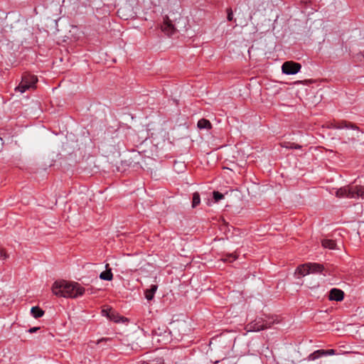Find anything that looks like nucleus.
Segmentation results:
<instances>
[{
  "label": "nucleus",
  "instance_id": "obj_26",
  "mask_svg": "<svg viewBox=\"0 0 364 364\" xmlns=\"http://www.w3.org/2000/svg\"><path fill=\"white\" fill-rule=\"evenodd\" d=\"M109 338H102L98 340L97 343L99 344L102 341H109Z\"/></svg>",
  "mask_w": 364,
  "mask_h": 364
},
{
  "label": "nucleus",
  "instance_id": "obj_18",
  "mask_svg": "<svg viewBox=\"0 0 364 364\" xmlns=\"http://www.w3.org/2000/svg\"><path fill=\"white\" fill-rule=\"evenodd\" d=\"M281 146L286 149H300L301 148V145L291 143V142H287V141L282 143Z\"/></svg>",
  "mask_w": 364,
  "mask_h": 364
},
{
  "label": "nucleus",
  "instance_id": "obj_12",
  "mask_svg": "<svg viewBox=\"0 0 364 364\" xmlns=\"http://www.w3.org/2000/svg\"><path fill=\"white\" fill-rule=\"evenodd\" d=\"M157 288H158L157 285L152 284L150 287V289L145 290L144 295L147 300L151 301L153 299V298L154 296V294L157 290Z\"/></svg>",
  "mask_w": 364,
  "mask_h": 364
},
{
  "label": "nucleus",
  "instance_id": "obj_13",
  "mask_svg": "<svg viewBox=\"0 0 364 364\" xmlns=\"http://www.w3.org/2000/svg\"><path fill=\"white\" fill-rule=\"evenodd\" d=\"M311 273H319L323 270V266L318 263H308Z\"/></svg>",
  "mask_w": 364,
  "mask_h": 364
},
{
  "label": "nucleus",
  "instance_id": "obj_3",
  "mask_svg": "<svg viewBox=\"0 0 364 364\" xmlns=\"http://www.w3.org/2000/svg\"><path fill=\"white\" fill-rule=\"evenodd\" d=\"M336 196L338 198H364V186H345L337 190Z\"/></svg>",
  "mask_w": 364,
  "mask_h": 364
},
{
  "label": "nucleus",
  "instance_id": "obj_27",
  "mask_svg": "<svg viewBox=\"0 0 364 364\" xmlns=\"http://www.w3.org/2000/svg\"><path fill=\"white\" fill-rule=\"evenodd\" d=\"M312 82H313V81H311V80H305V81H304V83H305V84H311V83H312Z\"/></svg>",
  "mask_w": 364,
  "mask_h": 364
},
{
  "label": "nucleus",
  "instance_id": "obj_8",
  "mask_svg": "<svg viewBox=\"0 0 364 364\" xmlns=\"http://www.w3.org/2000/svg\"><path fill=\"white\" fill-rule=\"evenodd\" d=\"M344 298V292L336 288H333L328 295V299L330 301H341Z\"/></svg>",
  "mask_w": 364,
  "mask_h": 364
},
{
  "label": "nucleus",
  "instance_id": "obj_14",
  "mask_svg": "<svg viewBox=\"0 0 364 364\" xmlns=\"http://www.w3.org/2000/svg\"><path fill=\"white\" fill-rule=\"evenodd\" d=\"M350 127L351 128L357 129L356 127H355L352 124L348 125L347 122H346V121H343L341 122H333V123H331V127L334 128V129L348 128Z\"/></svg>",
  "mask_w": 364,
  "mask_h": 364
},
{
  "label": "nucleus",
  "instance_id": "obj_23",
  "mask_svg": "<svg viewBox=\"0 0 364 364\" xmlns=\"http://www.w3.org/2000/svg\"><path fill=\"white\" fill-rule=\"evenodd\" d=\"M227 12H228L227 18L229 21H231L233 19V14H232L231 9H228Z\"/></svg>",
  "mask_w": 364,
  "mask_h": 364
},
{
  "label": "nucleus",
  "instance_id": "obj_21",
  "mask_svg": "<svg viewBox=\"0 0 364 364\" xmlns=\"http://www.w3.org/2000/svg\"><path fill=\"white\" fill-rule=\"evenodd\" d=\"M140 364H164L163 359L159 358L149 362H142Z\"/></svg>",
  "mask_w": 364,
  "mask_h": 364
},
{
  "label": "nucleus",
  "instance_id": "obj_4",
  "mask_svg": "<svg viewBox=\"0 0 364 364\" xmlns=\"http://www.w3.org/2000/svg\"><path fill=\"white\" fill-rule=\"evenodd\" d=\"M38 78L36 75L25 73L23 75L21 81L19 85L15 88V91H26L27 90H35L37 88L36 83Z\"/></svg>",
  "mask_w": 364,
  "mask_h": 364
},
{
  "label": "nucleus",
  "instance_id": "obj_19",
  "mask_svg": "<svg viewBox=\"0 0 364 364\" xmlns=\"http://www.w3.org/2000/svg\"><path fill=\"white\" fill-rule=\"evenodd\" d=\"M200 203V194L198 192H195L193 194L192 207L196 208Z\"/></svg>",
  "mask_w": 364,
  "mask_h": 364
},
{
  "label": "nucleus",
  "instance_id": "obj_25",
  "mask_svg": "<svg viewBox=\"0 0 364 364\" xmlns=\"http://www.w3.org/2000/svg\"><path fill=\"white\" fill-rule=\"evenodd\" d=\"M38 329H39V327H33V328H29L28 331L30 333H33L36 332Z\"/></svg>",
  "mask_w": 364,
  "mask_h": 364
},
{
  "label": "nucleus",
  "instance_id": "obj_10",
  "mask_svg": "<svg viewBox=\"0 0 364 364\" xmlns=\"http://www.w3.org/2000/svg\"><path fill=\"white\" fill-rule=\"evenodd\" d=\"M105 267L106 270L100 273V278L102 280L111 281L113 279L112 270L109 268L108 264L105 265Z\"/></svg>",
  "mask_w": 364,
  "mask_h": 364
},
{
  "label": "nucleus",
  "instance_id": "obj_2",
  "mask_svg": "<svg viewBox=\"0 0 364 364\" xmlns=\"http://www.w3.org/2000/svg\"><path fill=\"white\" fill-rule=\"evenodd\" d=\"M275 323H278V321L274 317H258L255 321L248 323L245 329L248 332L260 331L270 328Z\"/></svg>",
  "mask_w": 364,
  "mask_h": 364
},
{
  "label": "nucleus",
  "instance_id": "obj_29",
  "mask_svg": "<svg viewBox=\"0 0 364 364\" xmlns=\"http://www.w3.org/2000/svg\"><path fill=\"white\" fill-rule=\"evenodd\" d=\"M300 83H301V82H299V81L295 82V84H300Z\"/></svg>",
  "mask_w": 364,
  "mask_h": 364
},
{
  "label": "nucleus",
  "instance_id": "obj_9",
  "mask_svg": "<svg viewBox=\"0 0 364 364\" xmlns=\"http://www.w3.org/2000/svg\"><path fill=\"white\" fill-rule=\"evenodd\" d=\"M174 26L171 21L166 18L161 25V31L167 36H171L175 33Z\"/></svg>",
  "mask_w": 364,
  "mask_h": 364
},
{
  "label": "nucleus",
  "instance_id": "obj_11",
  "mask_svg": "<svg viewBox=\"0 0 364 364\" xmlns=\"http://www.w3.org/2000/svg\"><path fill=\"white\" fill-rule=\"evenodd\" d=\"M296 273L304 277L310 274L309 267L308 263L299 265L296 270Z\"/></svg>",
  "mask_w": 364,
  "mask_h": 364
},
{
  "label": "nucleus",
  "instance_id": "obj_1",
  "mask_svg": "<svg viewBox=\"0 0 364 364\" xmlns=\"http://www.w3.org/2000/svg\"><path fill=\"white\" fill-rule=\"evenodd\" d=\"M52 292L57 296L76 298L84 294L85 289L77 282L60 280L53 283L52 286Z\"/></svg>",
  "mask_w": 364,
  "mask_h": 364
},
{
  "label": "nucleus",
  "instance_id": "obj_20",
  "mask_svg": "<svg viewBox=\"0 0 364 364\" xmlns=\"http://www.w3.org/2000/svg\"><path fill=\"white\" fill-rule=\"evenodd\" d=\"M213 194L215 202H218L220 200L224 198L223 194L219 193L218 191H214Z\"/></svg>",
  "mask_w": 364,
  "mask_h": 364
},
{
  "label": "nucleus",
  "instance_id": "obj_28",
  "mask_svg": "<svg viewBox=\"0 0 364 364\" xmlns=\"http://www.w3.org/2000/svg\"><path fill=\"white\" fill-rule=\"evenodd\" d=\"M180 166L184 167V165L183 164H178Z\"/></svg>",
  "mask_w": 364,
  "mask_h": 364
},
{
  "label": "nucleus",
  "instance_id": "obj_17",
  "mask_svg": "<svg viewBox=\"0 0 364 364\" xmlns=\"http://www.w3.org/2000/svg\"><path fill=\"white\" fill-rule=\"evenodd\" d=\"M336 242L333 240L324 239L322 240V246L325 248L333 250L336 248Z\"/></svg>",
  "mask_w": 364,
  "mask_h": 364
},
{
  "label": "nucleus",
  "instance_id": "obj_6",
  "mask_svg": "<svg viewBox=\"0 0 364 364\" xmlns=\"http://www.w3.org/2000/svg\"><path fill=\"white\" fill-rule=\"evenodd\" d=\"M301 68V65L298 63L287 61L283 63L282 70L286 75H294L300 70Z\"/></svg>",
  "mask_w": 364,
  "mask_h": 364
},
{
  "label": "nucleus",
  "instance_id": "obj_22",
  "mask_svg": "<svg viewBox=\"0 0 364 364\" xmlns=\"http://www.w3.org/2000/svg\"><path fill=\"white\" fill-rule=\"evenodd\" d=\"M237 259V257L235 255H230L228 256H227L225 259H223V260L224 262H232L234 260H235Z\"/></svg>",
  "mask_w": 364,
  "mask_h": 364
},
{
  "label": "nucleus",
  "instance_id": "obj_5",
  "mask_svg": "<svg viewBox=\"0 0 364 364\" xmlns=\"http://www.w3.org/2000/svg\"><path fill=\"white\" fill-rule=\"evenodd\" d=\"M303 95L300 96L301 100L303 101L306 106L312 107L317 105L321 100V96L318 95L317 92H302Z\"/></svg>",
  "mask_w": 364,
  "mask_h": 364
},
{
  "label": "nucleus",
  "instance_id": "obj_15",
  "mask_svg": "<svg viewBox=\"0 0 364 364\" xmlns=\"http://www.w3.org/2000/svg\"><path fill=\"white\" fill-rule=\"evenodd\" d=\"M197 127L200 129H210L212 128L211 123L209 120L205 119H201L198 122Z\"/></svg>",
  "mask_w": 364,
  "mask_h": 364
},
{
  "label": "nucleus",
  "instance_id": "obj_16",
  "mask_svg": "<svg viewBox=\"0 0 364 364\" xmlns=\"http://www.w3.org/2000/svg\"><path fill=\"white\" fill-rule=\"evenodd\" d=\"M31 313L32 316L36 318H41L44 315V311H43L38 306H33L31 309Z\"/></svg>",
  "mask_w": 364,
  "mask_h": 364
},
{
  "label": "nucleus",
  "instance_id": "obj_24",
  "mask_svg": "<svg viewBox=\"0 0 364 364\" xmlns=\"http://www.w3.org/2000/svg\"><path fill=\"white\" fill-rule=\"evenodd\" d=\"M0 257L2 259H6L8 257L7 254L3 250H0Z\"/></svg>",
  "mask_w": 364,
  "mask_h": 364
},
{
  "label": "nucleus",
  "instance_id": "obj_7",
  "mask_svg": "<svg viewBox=\"0 0 364 364\" xmlns=\"http://www.w3.org/2000/svg\"><path fill=\"white\" fill-rule=\"evenodd\" d=\"M336 353V351L333 349H329V350H317L314 351V353H311L308 356L309 360H315L322 356L326 355H332Z\"/></svg>",
  "mask_w": 364,
  "mask_h": 364
}]
</instances>
